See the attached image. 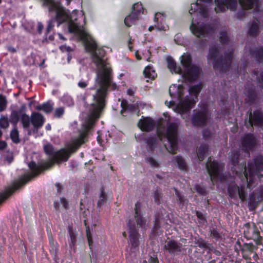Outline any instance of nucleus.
<instances>
[{
  "label": "nucleus",
  "mask_w": 263,
  "mask_h": 263,
  "mask_svg": "<svg viewBox=\"0 0 263 263\" xmlns=\"http://www.w3.org/2000/svg\"><path fill=\"white\" fill-rule=\"evenodd\" d=\"M96 116H86L82 124L83 132L80 137L72 141L68 149H62L56 152H54L53 146L50 144L44 146V151L47 155L52 156V158L48 161L41 163L37 166L34 162L29 163L28 166L33 172L32 173L24 175L18 181L14 182L13 184L9 187L6 192L0 196L1 202L7 199L11 195L14 191L18 190L31 178L37 176L42 170H47L50 168L54 163H59L62 161H66L71 153L74 152L80 145L84 142V137L86 136L87 131L92 128L98 118Z\"/></svg>",
  "instance_id": "nucleus-1"
},
{
  "label": "nucleus",
  "mask_w": 263,
  "mask_h": 263,
  "mask_svg": "<svg viewBox=\"0 0 263 263\" xmlns=\"http://www.w3.org/2000/svg\"><path fill=\"white\" fill-rule=\"evenodd\" d=\"M86 50L91 53L93 62L101 68L98 70L96 79V93L93 96L95 103L91 104L88 115H101L105 106V98L110 90H118V86L112 81L111 69L105 63L104 58L105 50L99 48L95 41H88L85 43Z\"/></svg>",
  "instance_id": "nucleus-2"
},
{
  "label": "nucleus",
  "mask_w": 263,
  "mask_h": 263,
  "mask_svg": "<svg viewBox=\"0 0 263 263\" xmlns=\"http://www.w3.org/2000/svg\"><path fill=\"white\" fill-rule=\"evenodd\" d=\"M165 119H160L156 123L152 118L144 117L138 123V127L144 132H150L157 127V135L160 140L166 138L169 146L165 145L167 151L174 154L177 150V134L179 123L177 122L168 123L170 116H164Z\"/></svg>",
  "instance_id": "nucleus-3"
},
{
  "label": "nucleus",
  "mask_w": 263,
  "mask_h": 263,
  "mask_svg": "<svg viewBox=\"0 0 263 263\" xmlns=\"http://www.w3.org/2000/svg\"><path fill=\"white\" fill-rule=\"evenodd\" d=\"M230 157L231 161L234 165V167L232 168L233 170L236 172V174L239 176L241 180L247 182L249 188L252 187L255 176H257L258 178L263 176L262 174H260V172L263 171L262 157L259 156L257 157L255 159L254 165L252 164H248L249 177L245 164H241L238 166L236 165L238 160L237 152H233Z\"/></svg>",
  "instance_id": "nucleus-4"
},
{
  "label": "nucleus",
  "mask_w": 263,
  "mask_h": 263,
  "mask_svg": "<svg viewBox=\"0 0 263 263\" xmlns=\"http://www.w3.org/2000/svg\"><path fill=\"white\" fill-rule=\"evenodd\" d=\"M43 5L48 7L49 12H55L56 15L53 18L60 24L68 22V30L72 33H78L82 37L86 35V32L81 28L80 23L76 19L73 21L71 16L60 4L55 0H43Z\"/></svg>",
  "instance_id": "nucleus-5"
},
{
  "label": "nucleus",
  "mask_w": 263,
  "mask_h": 263,
  "mask_svg": "<svg viewBox=\"0 0 263 263\" xmlns=\"http://www.w3.org/2000/svg\"><path fill=\"white\" fill-rule=\"evenodd\" d=\"M220 53L219 47L216 45H212L209 47L207 56L208 60H213V68L220 73H225L228 71L231 66L233 51H226L224 55L217 58Z\"/></svg>",
  "instance_id": "nucleus-6"
},
{
  "label": "nucleus",
  "mask_w": 263,
  "mask_h": 263,
  "mask_svg": "<svg viewBox=\"0 0 263 263\" xmlns=\"http://www.w3.org/2000/svg\"><path fill=\"white\" fill-rule=\"evenodd\" d=\"M224 164L209 158L206 164V170L210 176L211 181L214 183L218 179L221 180V173L223 171Z\"/></svg>",
  "instance_id": "nucleus-7"
},
{
  "label": "nucleus",
  "mask_w": 263,
  "mask_h": 263,
  "mask_svg": "<svg viewBox=\"0 0 263 263\" xmlns=\"http://www.w3.org/2000/svg\"><path fill=\"white\" fill-rule=\"evenodd\" d=\"M239 3L242 8V10L237 13V17L239 19L245 16L246 10L254 8L255 12L260 11L259 0H239Z\"/></svg>",
  "instance_id": "nucleus-8"
},
{
  "label": "nucleus",
  "mask_w": 263,
  "mask_h": 263,
  "mask_svg": "<svg viewBox=\"0 0 263 263\" xmlns=\"http://www.w3.org/2000/svg\"><path fill=\"white\" fill-rule=\"evenodd\" d=\"M177 100L179 101V102L176 106L175 111L181 115L190 112L196 103V100L189 96H186L184 99L182 97L181 99Z\"/></svg>",
  "instance_id": "nucleus-9"
},
{
  "label": "nucleus",
  "mask_w": 263,
  "mask_h": 263,
  "mask_svg": "<svg viewBox=\"0 0 263 263\" xmlns=\"http://www.w3.org/2000/svg\"><path fill=\"white\" fill-rule=\"evenodd\" d=\"M215 11L217 13H224L227 9L234 11L237 8V0H215Z\"/></svg>",
  "instance_id": "nucleus-10"
},
{
  "label": "nucleus",
  "mask_w": 263,
  "mask_h": 263,
  "mask_svg": "<svg viewBox=\"0 0 263 263\" xmlns=\"http://www.w3.org/2000/svg\"><path fill=\"white\" fill-rule=\"evenodd\" d=\"M190 29L192 33L197 37H205L209 32L210 27L203 24V23L196 22L193 18L190 25Z\"/></svg>",
  "instance_id": "nucleus-11"
},
{
  "label": "nucleus",
  "mask_w": 263,
  "mask_h": 263,
  "mask_svg": "<svg viewBox=\"0 0 263 263\" xmlns=\"http://www.w3.org/2000/svg\"><path fill=\"white\" fill-rule=\"evenodd\" d=\"M44 120L43 116H22V122L24 127H29L30 124L37 129L41 127L44 123Z\"/></svg>",
  "instance_id": "nucleus-12"
},
{
  "label": "nucleus",
  "mask_w": 263,
  "mask_h": 263,
  "mask_svg": "<svg viewBox=\"0 0 263 263\" xmlns=\"http://www.w3.org/2000/svg\"><path fill=\"white\" fill-rule=\"evenodd\" d=\"M201 72L200 68L197 65L193 64L184 70L183 76L187 81L194 82L198 79Z\"/></svg>",
  "instance_id": "nucleus-13"
},
{
  "label": "nucleus",
  "mask_w": 263,
  "mask_h": 263,
  "mask_svg": "<svg viewBox=\"0 0 263 263\" xmlns=\"http://www.w3.org/2000/svg\"><path fill=\"white\" fill-rule=\"evenodd\" d=\"M245 187L242 186L240 188L236 185L231 184L228 187V193L229 196L232 198H237V195L239 196V198L243 201L246 199V193L244 191Z\"/></svg>",
  "instance_id": "nucleus-14"
},
{
  "label": "nucleus",
  "mask_w": 263,
  "mask_h": 263,
  "mask_svg": "<svg viewBox=\"0 0 263 263\" xmlns=\"http://www.w3.org/2000/svg\"><path fill=\"white\" fill-rule=\"evenodd\" d=\"M241 144L245 151H249L256 145V140L253 135L246 134L241 138Z\"/></svg>",
  "instance_id": "nucleus-15"
},
{
  "label": "nucleus",
  "mask_w": 263,
  "mask_h": 263,
  "mask_svg": "<svg viewBox=\"0 0 263 263\" xmlns=\"http://www.w3.org/2000/svg\"><path fill=\"white\" fill-rule=\"evenodd\" d=\"M198 12L200 15L204 18L209 17V12L206 7L203 5H199L198 2L192 4L191 9L189 11V13L191 15L193 12Z\"/></svg>",
  "instance_id": "nucleus-16"
},
{
  "label": "nucleus",
  "mask_w": 263,
  "mask_h": 263,
  "mask_svg": "<svg viewBox=\"0 0 263 263\" xmlns=\"http://www.w3.org/2000/svg\"><path fill=\"white\" fill-rule=\"evenodd\" d=\"M184 91V88L181 85H172L170 86L168 90L171 98L177 99H180L183 97Z\"/></svg>",
  "instance_id": "nucleus-17"
},
{
  "label": "nucleus",
  "mask_w": 263,
  "mask_h": 263,
  "mask_svg": "<svg viewBox=\"0 0 263 263\" xmlns=\"http://www.w3.org/2000/svg\"><path fill=\"white\" fill-rule=\"evenodd\" d=\"M121 113L130 112L134 113L137 112V115H139V108L137 105L132 103H129L126 99H123L121 102Z\"/></svg>",
  "instance_id": "nucleus-18"
},
{
  "label": "nucleus",
  "mask_w": 263,
  "mask_h": 263,
  "mask_svg": "<svg viewBox=\"0 0 263 263\" xmlns=\"http://www.w3.org/2000/svg\"><path fill=\"white\" fill-rule=\"evenodd\" d=\"M129 245L132 251L135 252L138 250L139 234L136 230H130L129 231Z\"/></svg>",
  "instance_id": "nucleus-19"
},
{
  "label": "nucleus",
  "mask_w": 263,
  "mask_h": 263,
  "mask_svg": "<svg viewBox=\"0 0 263 263\" xmlns=\"http://www.w3.org/2000/svg\"><path fill=\"white\" fill-rule=\"evenodd\" d=\"M54 103L52 100H48L41 104L34 106V109L37 111H42L46 114L51 113L53 110Z\"/></svg>",
  "instance_id": "nucleus-20"
},
{
  "label": "nucleus",
  "mask_w": 263,
  "mask_h": 263,
  "mask_svg": "<svg viewBox=\"0 0 263 263\" xmlns=\"http://www.w3.org/2000/svg\"><path fill=\"white\" fill-rule=\"evenodd\" d=\"M182 245L174 240L166 241L164 248L170 253H174L181 251Z\"/></svg>",
  "instance_id": "nucleus-21"
},
{
  "label": "nucleus",
  "mask_w": 263,
  "mask_h": 263,
  "mask_svg": "<svg viewBox=\"0 0 263 263\" xmlns=\"http://www.w3.org/2000/svg\"><path fill=\"white\" fill-rule=\"evenodd\" d=\"M245 94L246 96L245 99L247 103L250 105L253 104L257 99V93L254 87H250L245 89Z\"/></svg>",
  "instance_id": "nucleus-22"
},
{
  "label": "nucleus",
  "mask_w": 263,
  "mask_h": 263,
  "mask_svg": "<svg viewBox=\"0 0 263 263\" xmlns=\"http://www.w3.org/2000/svg\"><path fill=\"white\" fill-rule=\"evenodd\" d=\"M250 53L258 64L263 63V46L256 47L251 50Z\"/></svg>",
  "instance_id": "nucleus-23"
},
{
  "label": "nucleus",
  "mask_w": 263,
  "mask_h": 263,
  "mask_svg": "<svg viewBox=\"0 0 263 263\" xmlns=\"http://www.w3.org/2000/svg\"><path fill=\"white\" fill-rule=\"evenodd\" d=\"M167 67L172 73L176 74H181L182 70L181 67L176 64L174 59L171 57H168L167 59Z\"/></svg>",
  "instance_id": "nucleus-24"
},
{
  "label": "nucleus",
  "mask_w": 263,
  "mask_h": 263,
  "mask_svg": "<svg viewBox=\"0 0 263 263\" xmlns=\"http://www.w3.org/2000/svg\"><path fill=\"white\" fill-rule=\"evenodd\" d=\"M140 208V203L139 202L136 203L135 206V217L137 225L142 227L145 226L146 220H145L141 215V214L139 212Z\"/></svg>",
  "instance_id": "nucleus-25"
},
{
  "label": "nucleus",
  "mask_w": 263,
  "mask_h": 263,
  "mask_svg": "<svg viewBox=\"0 0 263 263\" xmlns=\"http://www.w3.org/2000/svg\"><path fill=\"white\" fill-rule=\"evenodd\" d=\"M248 118L245 119V124L248 126H261L263 122V116H249L248 121Z\"/></svg>",
  "instance_id": "nucleus-26"
},
{
  "label": "nucleus",
  "mask_w": 263,
  "mask_h": 263,
  "mask_svg": "<svg viewBox=\"0 0 263 263\" xmlns=\"http://www.w3.org/2000/svg\"><path fill=\"white\" fill-rule=\"evenodd\" d=\"M202 88L203 85L201 83L190 87L189 89V94L190 95V97L194 98L197 102L198 100V96Z\"/></svg>",
  "instance_id": "nucleus-27"
},
{
  "label": "nucleus",
  "mask_w": 263,
  "mask_h": 263,
  "mask_svg": "<svg viewBox=\"0 0 263 263\" xmlns=\"http://www.w3.org/2000/svg\"><path fill=\"white\" fill-rule=\"evenodd\" d=\"M11 113L10 115H27L26 114L27 110L26 105L22 104L20 107L16 104H12L10 106Z\"/></svg>",
  "instance_id": "nucleus-28"
},
{
  "label": "nucleus",
  "mask_w": 263,
  "mask_h": 263,
  "mask_svg": "<svg viewBox=\"0 0 263 263\" xmlns=\"http://www.w3.org/2000/svg\"><path fill=\"white\" fill-rule=\"evenodd\" d=\"M180 63L182 66L185 68H189L192 65V57L190 53H184L180 58Z\"/></svg>",
  "instance_id": "nucleus-29"
},
{
  "label": "nucleus",
  "mask_w": 263,
  "mask_h": 263,
  "mask_svg": "<svg viewBox=\"0 0 263 263\" xmlns=\"http://www.w3.org/2000/svg\"><path fill=\"white\" fill-rule=\"evenodd\" d=\"M143 73L145 78H148L152 80H154L157 76L156 71L152 65H148L145 67Z\"/></svg>",
  "instance_id": "nucleus-30"
},
{
  "label": "nucleus",
  "mask_w": 263,
  "mask_h": 263,
  "mask_svg": "<svg viewBox=\"0 0 263 263\" xmlns=\"http://www.w3.org/2000/svg\"><path fill=\"white\" fill-rule=\"evenodd\" d=\"M138 20L139 16L137 14H136L134 11H132L129 14L125 17L124 22L126 26L130 27Z\"/></svg>",
  "instance_id": "nucleus-31"
},
{
  "label": "nucleus",
  "mask_w": 263,
  "mask_h": 263,
  "mask_svg": "<svg viewBox=\"0 0 263 263\" xmlns=\"http://www.w3.org/2000/svg\"><path fill=\"white\" fill-rule=\"evenodd\" d=\"M208 147L205 145H201L197 149V155L199 161H202L208 154Z\"/></svg>",
  "instance_id": "nucleus-32"
},
{
  "label": "nucleus",
  "mask_w": 263,
  "mask_h": 263,
  "mask_svg": "<svg viewBox=\"0 0 263 263\" xmlns=\"http://www.w3.org/2000/svg\"><path fill=\"white\" fill-rule=\"evenodd\" d=\"M206 121V116H193L192 122L194 126H201L205 124Z\"/></svg>",
  "instance_id": "nucleus-33"
},
{
  "label": "nucleus",
  "mask_w": 263,
  "mask_h": 263,
  "mask_svg": "<svg viewBox=\"0 0 263 263\" xmlns=\"http://www.w3.org/2000/svg\"><path fill=\"white\" fill-rule=\"evenodd\" d=\"M107 200V197L106 194L104 191V189H101L100 193L99 195V199L97 202L98 207H101L106 202Z\"/></svg>",
  "instance_id": "nucleus-34"
},
{
  "label": "nucleus",
  "mask_w": 263,
  "mask_h": 263,
  "mask_svg": "<svg viewBox=\"0 0 263 263\" xmlns=\"http://www.w3.org/2000/svg\"><path fill=\"white\" fill-rule=\"evenodd\" d=\"M132 11H134L139 16L141 13L144 14V9L141 3L134 4L132 7Z\"/></svg>",
  "instance_id": "nucleus-35"
},
{
  "label": "nucleus",
  "mask_w": 263,
  "mask_h": 263,
  "mask_svg": "<svg viewBox=\"0 0 263 263\" xmlns=\"http://www.w3.org/2000/svg\"><path fill=\"white\" fill-rule=\"evenodd\" d=\"M68 233L71 240L70 246V248H72L76 245L77 242V234L76 232L71 228L68 229Z\"/></svg>",
  "instance_id": "nucleus-36"
},
{
  "label": "nucleus",
  "mask_w": 263,
  "mask_h": 263,
  "mask_svg": "<svg viewBox=\"0 0 263 263\" xmlns=\"http://www.w3.org/2000/svg\"><path fill=\"white\" fill-rule=\"evenodd\" d=\"M248 34L250 35H256L258 34V25L257 23L253 22L249 29Z\"/></svg>",
  "instance_id": "nucleus-37"
},
{
  "label": "nucleus",
  "mask_w": 263,
  "mask_h": 263,
  "mask_svg": "<svg viewBox=\"0 0 263 263\" xmlns=\"http://www.w3.org/2000/svg\"><path fill=\"white\" fill-rule=\"evenodd\" d=\"M219 41L222 45H226L229 41L226 31H221L219 33Z\"/></svg>",
  "instance_id": "nucleus-38"
},
{
  "label": "nucleus",
  "mask_w": 263,
  "mask_h": 263,
  "mask_svg": "<svg viewBox=\"0 0 263 263\" xmlns=\"http://www.w3.org/2000/svg\"><path fill=\"white\" fill-rule=\"evenodd\" d=\"M7 106V100L6 97L0 93V112L4 111Z\"/></svg>",
  "instance_id": "nucleus-39"
},
{
  "label": "nucleus",
  "mask_w": 263,
  "mask_h": 263,
  "mask_svg": "<svg viewBox=\"0 0 263 263\" xmlns=\"http://www.w3.org/2000/svg\"><path fill=\"white\" fill-rule=\"evenodd\" d=\"M175 160L178 167L180 170H183L186 168V163L181 157L178 156H176L175 157Z\"/></svg>",
  "instance_id": "nucleus-40"
},
{
  "label": "nucleus",
  "mask_w": 263,
  "mask_h": 263,
  "mask_svg": "<svg viewBox=\"0 0 263 263\" xmlns=\"http://www.w3.org/2000/svg\"><path fill=\"white\" fill-rule=\"evenodd\" d=\"M10 137L14 143H17L20 142L18 132L16 129H13L11 132Z\"/></svg>",
  "instance_id": "nucleus-41"
},
{
  "label": "nucleus",
  "mask_w": 263,
  "mask_h": 263,
  "mask_svg": "<svg viewBox=\"0 0 263 263\" xmlns=\"http://www.w3.org/2000/svg\"><path fill=\"white\" fill-rule=\"evenodd\" d=\"M146 162L152 167L157 168L159 167V162L153 157H148L146 159Z\"/></svg>",
  "instance_id": "nucleus-42"
},
{
  "label": "nucleus",
  "mask_w": 263,
  "mask_h": 263,
  "mask_svg": "<svg viewBox=\"0 0 263 263\" xmlns=\"http://www.w3.org/2000/svg\"><path fill=\"white\" fill-rule=\"evenodd\" d=\"M9 125V122L7 117L3 116L0 118V127L3 128H7Z\"/></svg>",
  "instance_id": "nucleus-43"
},
{
  "label": "nucleus",
  "mask_w": 263,
  "mask_h": 263,
  "mask_svg": "<svg viewBox=\"0 0 263 263\" xmlns=\"http://www.w3.org/2000/svg\"><path fill=\"white\" fill-rule=\"evenodd\" d=\"M147 143L149 147V148L153 151V149L155 147L156 144V140L155 138H149L147 140Z\"/></svg>",
  "instance_id": "nucleus-44"
},
{
  "label": "nucleus",
  "mask_w": 263,
  "mask_h": 263,
  "mask_svg": "<svg viewBox=\"0 0 263 263\" xmlns=\"http://www.w3.org/2000/svg\"><path fill=\"white\" fill-rule=\"evenodd\" d=\"M63 102L68 106H71L74 104L72 98L70 96H64L63 98Z\"/></svg>",
  "instance_id": "nucleus-45"
},
{
  "label": "nucleus",
  "mask_w": 263,
  "mask_h": 263,
  "mask_svg": "<svg viewBox=\"0 0 263 263\" xmlns=\"http://www.w3.org/2000/svg\"><path fill=\"white\" fill-rule=\"evenodd\" d=\"M55 21L53 18H52L48 21V25H47V27L46 29V34H48L51 31V30L53 29V28L54 27V22Z\"/></svg>",
  "instance_id": "nucleus-46"
},
{
  "label": "nucleus",
  "mask_w": 263,
  "mask_h": 263,
  "mask_svg": "<svg viewBox=\"0 0 263 263\" xmlns=\"http://www.w3.org/2000/svg\"><path fill=\"white\" fill-rule=\"evenodd\" d=\"M154 197L155 202L157 204L160 203V200L162 198V195L160 191L157 190L154 193Z\"/></svg>",
  "instance_id": "nucleus-47"
},
{
  "label": "nucleus",
  "mask_w": 263,
  "mask_h": 263,
  "mask_svg": "<svg viewBox=\"0 0 263 263\" xmlns=\"http://www.w3.org/2000/svg\"><path fill=\"white\" fill-rule=\"evenodd\" d=\"M259 87L263 90V73H261L257 79Z\"/></svg>",
  "instance_id": "nucleus-48"
},
{
  "label": "nucleus",
  "mask_w": 263,
  "mask_h": 263,
  "mask_svg": "<svg viewBox=\"0 0 263 263\" xmlns=\"http://www.w3.org/2000/svg\"><path fill=\"white\" fill-rule=\"evenodd\" d=\"M65 108L64 107L57 108L55 110L54 115H63L64 113Z\"/></svg>",
  "instance_id": "nucleus-49"
},
{
  "label": "nucleus",
  "mask_w": 263,
  "mask_h": 263,
  "mask_svg": "<svg viewBox=\"0 0 263 263\" xmlns=\"http://www.w3.org/2000/svg\"><path fill=\"white\" fill-rule=\"evenodd\" d=\"M175 194L177 197V200L180 203L183 202V197L181 196L179 192L176 189H175Z\"/></svg>",
  "instance_id": "nucleus-50"
},
{
  "label": "nucleus",
  "mask_w": 263,
  "mask_h": 263,
  "mask_svg": "<svg viewBox=\"0 0 263 263\" xmlns=\"http://www.w3.org/2000/svg\"><path fill=\"white\" fill-rule=\"evenodd\" d=\"M198 246L201 248H209L210 250H211V246L209 245V244H207L205 242L203 241H200L199 243Z\"/></svg>",
  "instance_id": "nucleus-51"
},
{
  "label": "nucleus",
  "mask_w": 263,
  "mask_h": 263,
  "mask_svg": "<svg viewBox=\"0 0 263 263\" xmlns=\"http://www.w3.org/2000/svg\"><path fill=\"white\" fill-rule=\"evenodd\" d=\"M86 236L88 240V242L89 246L92 243V238L91 235V233L89 231L87 230L86 232Z\"/></svg>",
  "instance_id": "nucleus-52"
},
{
  "label": "nucleus",
  "mask_w": 263,
  "mask_h": 263,
  "mask_svg": "<svg viewBox=\"0 0 263 263\" xmlns=\"http://www.w3.org/2000/svg\"><path fill=\"white\" fill-rule=\"evenodd\" d=\"M78 85L79 87H80L81 88H85L87 86L88 84L86 82L80 81L78 83Z\"/></svg>",
  "instance_id": "nucleus-53"
},
{
  "label": "nucleus",
  "mask_w": 263,
  "mask_h": 263,
  "mask_svg": "<svg viewBox=\"0 0 263 263\" xmlns=\"http://www.w3.org/2000/svg\"><path fill=\"white\" fill-rule=\"evenodd\" d=\"M148 261V263H159L158 259L156 257L150 256Z\"/></svg>",
  "instance_id": "nucleus-54"
},
{
  "label": "nucleus",
  "mask_w": 263,
  "mask_h": 263,
  "mask_svg": "<svg viewBox=\"0 0 263 263\" xmlns=\"http://www.w3.org/2000/svg\"><path fill=\"white\" fill-rule=\"evenodd\" d=\"M136 91V88H129L127 90V94L128 96H133Z\"/></svg>",
  "instance_id": "nucleus-55"
},
{
  "label": "nucleus",
  "mask_w": 263,
  "mask_h": 263,
  "mask_svg": "<svg viewBox=\"0 0 263 263\" xmlns=\"http://www.w3.org/2000/svg\"><path fill=\"white\" fill-rule=\"evenodd\" d=\"M257 201H261L263 200V189L257 194Z\"/></svg>",
  "instance_id": "nucleus-56"
},
{
  "label": "nucleus",
  "mask_w": 263,
  "mask_h": 263,
  "mask_svg": "<svg viewBox=\"0 0 263 263\" xmlns=\"http://www.w3.org/2000/svg\"><path fill=\"white\" fill-rule=\"evenodd\" d=\"M61 203L63 205V206L67 209L68 207V201L65 199V198H62L61 199Z\"/></svg>",
  "instance_id": "nucleus-57"
},
{
  "label": "nucleus",
  "mask_w": 263,
  "mask_h": 263,
  "mask_svg": "<svg viewBox=\"0 0 263 263\" xmlns=\"http://www.w3.org/2000/svg\"><path fill=\"white\" fill-rule=\"evenodd\" d=\"M196 190L197 191L201 194H203L204 193H205V189L202 188V187H201L199 185H197L196 187Z\"/></svg>",
  "instance_id": "nucleus-58"
},
{
  "label": "nucleus",
  "mask_w": 263,
  "mask_h": 263,
  "mask_svg": "<svg viewBox=\"0 0 263 263\" xmlns=\"http://www.w3.org/2000/svg\"><path fill=\"white\" fill-rule=\"evenodd\" d=\"M7 49L8 50V51L12 53H15L17 51V50L16 49H15V48L13 47L12 46H8L7 47Z\"/></svg>",
  "instance_id": "nucleus-59"
},
{
  "label": "nucleus",
  "mask_w": 263,
  "mask_h": 263,
  "mask_svg": "<svg viewBox=\"0 0 263 263\" xmlns=\"http://www.w3.org/2000/svg\"><path fill=\"white\" fill-rule=\"evenodd\" d=\"M43 29V24L41 22L38 23V24H37V32L40 34H41L42 33Z\"/></svg>",
  "instance_id": "nucleus-60"
},
{
  "label": "nucleus",
  "mask_w": 263,
  "mask_h": 263,
  "mask_svg": "<svg viewBox=\"0 0 263 263\" xmlns=\"http://www.w3.org/2000/svg\"><path fill=\"white\" fill-rule=\"evenodd\" d=\"M7 146V143L4 141L0 140V150L5 149Z\"/></svg>",
  "instance_id": "nucleus-61"
},
{
  "label": "nucleus",
  "mask_w": 263,
  "mask_h": 263,
  "mask_svg": "<svg viewBox=\"0 0 263 263\" xmlns=\"http://www.w3.org/2000/svg\"><path fill=\"white\" fill-rule=\"evenodd\" d=\"M132 44V37L129 36V40L128 41V46L130 51H133V46L131 45Z\"/></svg>",
  "instance_id": "nucleus-62"
},
{
  "label": "nucleus",
  "mask_w": 263,
  "mask_h": 263,
  "mask_svg": "<svg viewBox=\"0 0 263 263\" xmlns=\"http://www.w3.org/2000/svg\"><path fill=\"white\" fill-rule=\"evenodd\" d=\"M165 104L166 105H167L168 107H171L172 106H174L175 104L174 101H171L170 102H168L167 101H166L165 102Z\"/></svg>",
  "instance_id": "nucleus-63"
},
{
  "label": "nucleus",
  "mask_w": 263,
  "mask_h": 263,
  "mask_svg": "<svg viewBox=\"0 0 263 263\" xmlns=\"http://www.w3.org/2000/svg\"><path fill=\"white\" fill-rule=\"evenodd\" d=\"M161 13H155V16H154V21L155 22H158V16L160 15Z\"/></svg>",
  "instance_id": "nucleus-64"
}]
</instances>
